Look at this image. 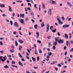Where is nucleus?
Segmentation results:
<instances>
[{
    "mask_svg": "<svg viewBox=\"0 0 73 73\" xmlns=\"http://www.w3.org/2000/svg\"><path fill=\"white\" fill-rule=\"evenodd\" d=\"M46 32L48 33L49 30V24H47L46 25Z\"/></svg>",
    "mask_w": 73,
    "mask_h": 73,
    "instance_id": "1",
    "label": "nucleus"
},
{
    "mask_svg": "<svg viewBox=\"0 0 73 73\" xmlns=\"http://www.w3.org/2000/svg\"><path fill=\"white\" fill-rule=\"evenodd\" d=\"M52 10H53V9H49L48 10V13L49 14L50 16L52 15Z\"/></svg>",
    "mask_w": 73,
    "mask_h": 73,
    "instance_id": "2",
    "label": "nucleus"
},
{
    "mask_svg": "<svg viewBox=\"0 0 73 73\" xmlns=\"http://www.w3.org/2000/svg\"><path fill=\"white\" fill-rule=\"evenodd\" d=\"M50 3L52 4H56V1H53L52 0H50Z\"/></svg>",
    "mask_w": 73,
    "mask_h": 73,
    "instance_id": "3",
    "label": "nucleus"
},
{
    "mask_svg": "<svg viewBox=\"0 0 73 73\" xmlns=\"http://www.w3.org/2000/svg\"><path fill=\"white\" fill-rule=\"evenodd\" d=\"M69 27V25H65L62 26V27L64 29H66V28H68Z\"/></svg>",
    "mask_w": 73,
    "mask_h": 73,
    "instance_id": "4",
    "label": "nucleus"
},
{
    "mask_svg": "<svg viewBox=\"0 0 73 73\" xmlns=\"http://www.w3.org/2000/svg\"><path fill=\"white\" fill-rule=\"evenodd\" d=\"M19 21L21 24H24V21L23 19H21L19 20Z\"/></svg>",
    "mask_w": 73,
    "mask_h": 73,
    "instance_id": "5",
    "label": "nucleus"
},
{
    "mask_svg": "<svg viewBox=\"0 0 73 73\" xmlns=\"http://www.w3.org/2000/svg\"><path fill=\"white\" fill-rule=\"evenodd\" d=\"M58 43H59V44H61H61H63V43H64V40H59L58 41Z\"/></svg>",
    "mask_w": 73,
    "mask_h": 73,
    "instance_id": "6",
    "label": "nucleus"
},
{
    "mask_svg": "<svg viewBox=\"0 0 73 73\" xmlns=\"http://www.w3.org/2000/svg\"><path fill=\"white\" fill-rule=\"evenodd\" d=\"M14 25L16 27H19V26L18 25V23L16 22H15Z\"/></svg>",
    "mask_w": 73,
    "mask_h": 73,
    "instance_id": "7",
    "label": "nucleus"
},
{
    "mask_svg": "<svg viewBox=\"0 0 73 73\" xmlns=\"http://www.w3.org/2000/svg\"><path fill=\"white\" fill-rule=\"evenodd\" d=\"M36 38H38L40 36V33H39V32H36Z\"/></svg>",
    "mask_w": 73,
    "mask_h": 73,
    "instance_id": "8",
    "label": "nucleus"
},
{
    "mask_svg": "<svg viewBox=\"0 0 73 73\" xmlns=\"http://www.w3.org/2000/svg\"><path fill=\"white\" fill-rule=\"evenodd\" d=\"M0 7L1 8H5V4H1L0 5Z\"/></svg>",
    "mask_w": 73,
    "mask_h": 73,
    "instance_id": "9",
    "label": "nucleus"
},
{
    "mask_svg": "<svg viewBox=\"0 0 73 73\" xmlns=\"http://www.w3.org/2000/svg\"><path fill=\"white\" fill-rule=\"evenodd\" d=\"M53 45L54 46H56L57 45V42L56 41H54L53 44Z\"/></svg>",
    "mask_w": 73,
    "mask_h": 73,
    "instance_id": "10",
    "label": "nucleus"
},
{
    "mask_svg": "<svg viewBox=\"0 0 73 73\" xmlns=\"http://www.w3.org/2000/svg\"><path fill=\"white\" fill-rule=\"evenodd\" d=\"M25 16V15L24 14H22L21 13L20 14V17H23V18H24V16Z\"/></svg>",
    "mask_w": 73,
    "mask_h": 73,
    "instance_id": "11",
    "label": "nucleus"
},
{
    "mask_svg": "<svg viewBox=\"0 0 73 73\" xmlns=\"http://www.w3.org/2000/svg\"><path fill=\"white\" fill-rule=\"evenodd\" d=\"M49 57H50L49 56H46V58H45V60H46V61H49Z\"/></svg>",
    "mask_w": 73,
    "mask_h": 73,
    "instance_id": "12",
    "label": "nucleus"
},
{
    "mask_svg": "<svg viewBox=\"0 0 73 73\" xmlns=\"http://www.w3.org/2000/svg\"><path fill=\"white\" fill-rule=\"evenodd\" d=\"M9 11H10V12H12V9L11 7L10 6H9Z\"/></svg>",
    "mask_w": 73,
    "mask_h": 73,
    "instance_id": "13",
    "label": "nucleus"
},
{
    "mask_svg": "<svg viewBox=\"0 0 73 73\" xmlns=\"http://www.w3.org/2000/svg\"><path fill=\"white\" fill-rule=\"evenodd\" d=\"M67 4L69 7H72V5L69 2H67Z\"/></svg>",
    "mask_w": 73,
    "mask_h": 73,
    "instance_id": "14",
    "label": "nucleus"
},
{
    "mask_svg": "<svg viewBox=\"0 0 73 73\" xmlns=\"http://www.w3.org/2000/svg\"><path fill=\"white\" fill-rule=\"evenodd\" d=\"M18 41L20 42V44H22L24 42V41L21 40H18Z\"/></svg>",
    "mask_w": 73,
    "mask_h": 73,
    "instance_id": "15",
    "label": "nucleus"
},
{
    "mask_svg": "<svg viewBox=\"0 0 73 73\" xmlns=\"http://www.w3.org/2000/svg\"><path fill=\"white\" fill-rule=\"evenodd\" d=\"M19 65H20V66H23V64L20 61L19 62Z\"/></svg>",
    "mask_w": 73,
    "mask_h": 73,
    "instance_id": "16",
    "label": "nucleus"
},
{
    "mask_svg": "<svg viewBox=\"0 0 73 73\" xmlns=\"http://www.w3.org/2000/svg\"><path fill=\"white\" fill-rule=\"evenodd\" d=\"M37 24L35 25H34V28H35V29H37Z\"/></svg>",
    "mask_w": 73,
    "mask_h": 73,
    "instance_id": "17",
    "label": "nucleus"
},
{
    "mask_svg": "<svg viewBox=\"0 0 73 73\" xmlns=\"http://www.w3.org/2000/svg\"><path fill=\"white\" fill-rule=\"evenodd\" d=\"M56 19H57L58 21H60V17L59 16L57 17Z\"/></svg>",
    "mask_w": 73,
    "mask_h": 73,
    "instance_id": "18",
    "label": "nucleus"
},
{
    "mask_svg": "<svg viewBox=\"0 0 73 73\" xmlns=\"http://www.w3.org/2000/svg\"><path fill=\"white\" fill-rule=\"evenodd\" d=\"M58 21L59 24H63V22H61V20L59 21Z\"/></svg>",
    "mask_w": 73,
    "mask_h": 73,
    "instance_id": "19",
    "label": "nucleus"
},
{
    "mask_svg": "<svg viewBox=\"0 0 73 73\" xmlns=\"http://www.w3.org/2000/svg\"><path fill=\"white\" fill-rule=\"evenodd\" d=\"M45 26V24L44 23H42L41 24V27L42 28H43Z\"/></svg>",
    "mask_w": 73,
    "mask_h": 73,
    "instance_id": "20",
    "label": "nucleus"
},
{
    "mask_svg": "<svg viewBox=\"0 0 73 73\" xmlns=\"http://www.w3.org/2000/svg\"><path fill=\"white\" fill-rule=\"evenodd\" d=\"M15 44L16 46H18V43H17V41L15 42Z\"/></svg>",
    "mask_w": 73,
    "mask_h": 73,
    "instance_id": "21",
    "label": "nucleus"
},
{
    "mask_svg": "<svg viewBox=\"0 0 73 73\" xmlns=\"http://www.w3.org/2000/svg\"><path fill=\"white\" fill-rule=\"evenodd\" d=\"M18 56L19 57H20V58H23V56H22L21 55V54H20V53H19L18 54Z\"/></svg>",
    "mask_w": 73,
    "mask_h": 73,
    "instance_id": "22",
    "label": "nucleus"
},
{
    "mask_svg": "<svg viewBox=\"0 0 73 73\" xmlns=\"http://www.w3.org/2000/svg\"><path fill=\"white\" fill-rule=\"evenodd\" d=\"M10 52L11 53H12L13 52H14V49H12V50H10Z\"/></svg>",
    "mask_w": 73,
    "mask_h": 73,
    "instance_id": "23",
    "label": "nucleus"
},
{
    "mask_svg": "<svg viewBox=\"0 0 73 73\" xmlns=\"http://www.w3.org/2000/svg\"><path fill=\"white\" fill-rule=\"evenodd\" d=\"M69 41H66V45L67 46H69Z\"/></svg>",
    "mask_w": 73,
    "mask_h": 73,
    "instance_id": "24",
    "label": "nucleus"
},
{
    "mask_svg": "<svg viewBox=\"0 0 73 73\" xmlns=\"http://www.w3.org/2000/svg\"><path fill=\"white\" fill-rule=\"evenodd\" d=\"M65 37L66 38H68V35H67V34H65Z\"/></svg>",
    "mask_w": 73,
    "mask_h": 73,
    "instance_id": "25",
    "label": "nucleus"
},
{
    "mask_svg": "<svg viewBox=\"0 0 73 73\" xmlns=\"http://www.w3.org/2000/svg\"><path fill=\"white\" fill-rule=\"evenodd\" d=\"M7 56L3 57V59L5 61V60H7Z\"/></svg>",
    "mask_w": 73,
    "mask_h": 73,
    "instance_id": "26",
    "label": "nucleus"
},
{
    "mask_svg": "<svg viewBox=\"0 0 73 73\" xmlns=\"http://www.w3.org/2000/svg\"><path fill=\"white\" fill-rule=\"evenodd\" d=\"M4 68H5V69H7V68H9V67H8L7 65H6L4 66Z\"/></svg>",
    "mask_w": 73,
    "mask_h": 73,
    "instance_id": "27",
    "label": "nucleus"
},
{
    "mask_svg": "<svg viewBox=\"0 0 73 73\" xmlns=\"http://www.w3.org/2000/svg\"><path fill=\"white\" fill-rule=\"evenodd\" d=\"M35 54H37V50H35Z\"/></svg>",
    "mask_w": 73,
    "mask_h": 73,
    "instance_id": "28",
    "label": "nucleus"
},
{
    "mask_svg": "<svg viewBox=\"0 0 73 73\" xmlns=\"http://www.w3.org/2000/svg\"><path fill=\"white\" fill-rule=\"evenodd\" d=\"M52 31L53 33H55L56 32V29H55L54 30H52Z\"/></svg>",
    "mask_w": 73,
    "mask_h": 73,
    "instance_id": "29",
    "label": "nucleus"
},
{
    "mask_svg": "<svg viewBox=\"0 0 73 73\" xmlns=\"http://www.w3.org/2000/svg\"><path fill=\"white\" fill-rule=\"evenodd\" d=\"M29 18L28 17H27L25 19V21H28V20H29Z\"/></svg>",
    "mask_w": 73,
    "mask_h": 73,
    "instance_id": "30",
    "label": "nucleus"
},
{
    "mask_svg": "<svg viewBox=\"0 0 73 73\" xmlns=\"http://www.w3.org/2000/svg\"><path fill=\"white\" fill-rule=\"evenodd\" d=\"M55 41H58H58H59V40H58V38H56Z\"/></svg>",
    "mask_w": 73,
    "mask_h": 73,
    "instance_id": "31",
    "label": "nucleus"
},
{
    "mask_svg": "<svg viewBox=\"0 0 73 73\" xmlns=\"http://www.w3.org/2000/svg\"><path fill=\"white\" fill-rule=\"evenodd\" d=\"M55 49H56V47L55 46H53V50H55Z\"/></svg>",
    "mask_w": 73,
    "mask_h": 73,
    "instance_id": "32",
    "label": "nucleus"
},
{
    "mask_svg": "<svg viewBox=\"0 0 73 73\" xmlns=\"http://www.w3.org/2000/svg\"><path fill=\"white\" fill-rule=\"evenodd\" d=\"M53 28V26H50V30H51V31H52V29Z\"/></svg>",
    "mask_w": 73,
    "mask_h": 73,
    "instance_id": "33",
    "label": "nucleus"
},
{
    "mask_svg": "<svg viewBox=\"0 0 73 73\" xmlns=\"http://www.w3.org/2000/svg\"><path fill=\"white\" fill-rule=\"evenodd\" d=\"M22 47L21 46H20L19 47V50H21V49H22Z\"/></svg>",
    "mask_w": 73,
    "mask_h": 73,
    "instance_id": "34",
    "label": "nucleus"
},
{
    "mask_svg": "<svg viewBox=\"0 0 73 73\" xmlns=\"http://www.w3.org/2000/svg\"><path fill=\"white\" fill-rule=\"evenodd\" d=\"M37 42L38 43H39V44H41V41H40L37 40Z\"/></svg>",
    "mask_w": 73,
    "mask_h": 73,
    "instance_id": "35",
    "label": "nucleus"
},
{
    "mask_svg": "<svg viewBox=\"0 0 73 73\" xmlns=\"http://www.w3.org/2000/svg\"><path fill=\"white\" fill-rule=\"evenodd\" d=\"M52 54V53L51 52H49L48 55V56H51Z\"/></svg>",
    "mask_w": 73,
    "mask_h": 73,
    "instance_id": "36",
    "label": "nucleus"
},
{
    "mask_svg": "<svg viewBox=\"0 0 73 73\" xmlns=\"http://www.w3.org/2000/svg\"><path fill=\"white\" fill-rule=\"evenodd\" d=\"M37 61H39V60H40V58H39V57L37 56Z\"/></svg>",
    "mask_w": 73,
    "mask_h": 73,
    "instance_id": "37",
    "label": "nucleus"
},
{
    "mask_svg": "<svg viewBox=\"0 0 73 73\" xmlns=\"http://www.w3.org/2000/svg\"><path fill=\"white\" fill-rule=\"evenodd\" d=\"M32 60L33 61H35V58H34L33 57H32Z\"/></svg>",
    "mask_w": 73,
    "mask_h": 73,
    "instance_id": "38",
    "label": "nucleus"
},
{
    "mask_svg": "<svg viewBox=\"0 0 73 73\" xmlns=\"http://www.w3.org/2000/svg\"><path fill=\"white\" fill-rule=\"evenodd\" d=\"M58 66H59V67H61L62 66H61V65L60 64H58Z\"/></svg>",
    "mask_w": 73,
    "mask_h": 73,
    "instance_id": "39",
    "label": "nucleus"
},
{
    "mask_svg": "<svg viewBox=\"0 0 73 73\" xmlns=\"http://www.w3.org/2000/svg\"><path fill=\"white\" fill-rule=\"evenodd\" d=\"M11 66H13V67H15L17 68H18V67L16 66H14L13 65H11Z\"/></svg>",
    "mask_w": 73,
    "mask_h": 73,
    "instance_id": "40",
    "label": "nucleus"
},
{
    "mask_svg": "<svg viewBox=\"0 0 73 73\" xmlns=\"http://www.w3.org/2000/svg\"><path fill=\"white\" fill-rule=\"evenodd\" d=\"M10 24L11 25H13V22L12 21H10Z\"/></svg>",
    "mask_w": 73,
    "mask_h": 73,
    "instance_id": "41",
    "label": "nucleus"
},
{
    "mask_svg": "<svg viewBox=\"0 0 73 73\" xmlns=\"http://www.w3.org/2000/svg\"><path fill=\"white\" fill-rule=\"evenodd\" d=\"M42 6L43 9H45V5L43 4Z\"/></svg>",
    "mask_w": 73,
    "mask_h": 73,
    "instance_id": "42",
    "label": "nucleus"
},
{
    "mask_svg": "<svg viewBox=\"0 0 73 73\" xmlns=\"http://www.w3.org/2000/svg\"><path fill=\"white\" fill-rule=\"evenodd\" d=\"M34 6L35 8H37V5L36 4H34Z\"/></svg>",
    "mask_w": 73,
    "mask_h": 73,
    "instance_id": "43",
    "label": "nucleus"
},
{
    "mask_svg": "<svg viewBox=\"0 0 73 73\" xmlns=\"http://www.w3.org/2000/svg\"><path fill=\"white\" fill-rule=\"evenodd\" d=\"M69 35H70L69 38H71L72 37V34L70 33Z\"/></svg>",
    "mask_w": 73,
    "mask_h": 73,
    "instance_id": "44",
    "label": "nucleus"
},
{
    "mask_svg": "<svg viewBox=\"0 0 73 73\" xmlns=\"http://www.w3.org/2000/svg\"><path fill=\"white\" fill-rule=\"evenodd\" d=\"M3 45V42H0V45L1 46H2Z\"/></svg>",
    "mask_w": 73,
    "mask_h": 73,
    "instance_id": "45",
    "label": "nucleus"
},
{
    "mask_svg": "<svg viewBox=\"0 0 73 73\" xmlns=\"http://www.w3.org/2000/svg\"><path fill=\"white\" fill-rule=\"evenodd\" d=\"M62 20H63V21H64V20H65V18H64V17H62Z\"/></svg>",
    "mask_w": 73,
    "mask_h": 73,
    "instance_id": "46",
    "label": "nucleus"
},
{
    "mask_svg": "<svg viewBox=\"0 0 73 73\" xmlns=\"http://www.w3.org/2000/svg\"><path fill=\"white\" fill-rule=\"evenodd\" d=\"M51 42H50L48 43V45L49 46H52V45H51Z\"/></svg>",
    "mask_w": 73,
    "mask_h": 73,
    "instance_id": "47",
    "label": "nucleus"
},
{
    "mask_svg": "<svg viewBox=\"0 0 73 73\" xmlns=\"http://www.w3.org/2000/svg\"><path fill=\"white\" fill-rule=\"evenodd\" d=\"M3 56H0V63H1V60Z\"/></svg>",
    "mask_w": 73,
    "mask_h": 73,
    "instance_id": "48",
    "label": "nucleus"
},
{
    "mask_svg": "<svg viewBox=\"0 0 73 73\" xmlns=\"http://www.w3.org/2000/svg\"><path fill=\"white\" fill-rule=\"evenodd\" d=\"M70 44H73V40H71L70 41Z\"/></svg>",
    "mask_w": 73,
    "mask_h": 73,
    "instance_id": "49",
    "label": "nucleus"
},
{
    "mask_svg": "<svg viewBox=\"0 0 73 73\" xmlns=\"http://www.w3.org/2000/svg\"><path fill=\"white\" fill-rule=\"evenodd\" d=\"M2 16H3V17H5L7 16V15H5V14H3L2 15Z\"/></svg>",
    "mask_w": 73,
    "mask_h": 73,
    "instance_id": "50",
    "label": "nucleus"
},
{
    "mask_svg": "<svg viewBox=\"0 0 73 73\" xmlns=\"http://www.w3.org/2000/svg\"><path fill=\"white\" fill-rule=\"evenodd\" d=\"M11 48H12V49H14V46H13V45H12Z\"/></svg>",
    "mask_w": 73,
    "mask_h": 73,
    "instance_id": "51",
    "label": "nucleus"
},
{
    "mask_svg": "<svg viewBox=\"0 0 73 73\" xmlns=\"http://www.w3.org/2000/svg\"><path fill=\"white\" fill-rule=\"evenodd\" d=\"M28 5H29L30 7H31V3H28Z\"/></svg>",
    "mask_w": 73,
    "mask_h": 73,
    "instance_id": "52",
    "label": "nucleus"
},
{
    "mask_svg": "<svg viewBox=\"0 0 73 73\" xmlns=\"http://www.w3.org/2000/svg\"><path fill=\"white\" fill-rule=\"evenodd\" d=\"M34 47L35 49H36V44H34Z\"/></svg>",
    "mask_w": 73,
    "mask_h": 73,
    "instance_id": "53",
    "label": "nucleus"
},
{
    "mask_svg": "<svg viewBox=\"0 0 73 73\" xmlns=\"http://www.w3.org/2000/svg\"><path fill=\"white\" fill-rule=\"evenodd\" d=\"M1 60L2 61V62H4L5 61V60H4V59H3L2 58L1 59Z\"/></svg>",
    "mask_w": 73,
    "mask_h": 73,
    "instance_id": "54",
    "label": "nucleus"
},
{
    "mask_svg": "<svg viewBox=\"0 0 73 73\" xmlns=\"http://www.w3.org/2000/svg\"><path fill=\"white\" fill-rule=\"evenodd\" d=\"M12 64H15V62L13 61H12Z\"/></svg>",
    "mask_w": 73,
    "mask_h": 73,
    "instance_id": "55",
    "label": "nucleus"
},
{
    "mask_svg": "<svg viewBox=\"0 0 73 73\" xmlns=\"http://www.w3.org/2000/svg\"><path fill=\"white\" fill-rule=\"evenodd\" d=\"M13 35H16V31H14L13 33Z\"/></svg>",
    "mask_w": 73,
    "mask_h": 73,
    "instance_id": "56",
    "label": "nucleus"
},
{
    "mask_svg": "<svg viewBox=\"0 0 73 73\" xmlns=\"http://www.w3.org/2000/svg\"><path fill=\"white\" fill-rule=\"evenodd\" d=\"M27 50L28 52L29 53H30V51L29 50V49H27Z\"/></svg>",
    "mask_w": 73,
    "mask_h": 73,
    "instance_id": "57",
    "label": "nucleus"
},
{
    "mask_svg": "<svg viewBox=\"0 0 73 73\" xmlns=\"http://www.w3.org/2000/svg\"><path fill=\"white\" fill-rule=\"evenodd\" d=\"M55 69V70H56V71H57L58 70V68H57V67H55L54 68Z\"/></svg>",
    "mask_w": 73,
    "mask_h": 73,
    "instance_id": "58",
    "label": "nucleus"
},
{
    "mask_svg": "<svg viewBox=\"0 0 73 73\" xmlns=\"http://www.w3.org/2000/svg\"><path fill=\"white\" fill-rule=\"evenodd\" d=\"M17 2H19V3H21L23 2V1H17Z\"/></svg>",
    "mask_w": 73,
    "mask_h": 73,
    "instance_id": "59",
    "label": "nucleus"
},
{
    "mask_svg": "<svg viewBox=\"0 0 73 73\" xmlns=\"http://www.w3.org/2000/svg\"><path fill=\"white\" fill-rule=\"evenodd\" d=\"M26 54L27 56H29V54H28V53L27 52L26 53Z\"/></svg>",
    "mask_w": 73,
    "mask_h": 73,
    "instance_id": "60",
    "label": "nucleus"
},
{
    "mask_svg": "<svg viewBox=\"0 0 73 73\" xmlns=\"http://www.w3.org/2000/svg\"><path fill=\"white\" fill-rule=\"evenodd\" d=\"M39 53L40 54L41 53H42V51H41V50H39Z\"/></svg>",
    "mask_w": 73,
    "mask_h": 73,
    "instance_id": "61",
    "label": "nucleus"
},
{
    "mask_svg": "<svg viewBox=\"0 0 73 73\" xmlns=\"http://www.w3.org/2000/svg\"><path fill=\"white\" fill-rule=\"evenodd\" d=\"M54 62H51L50 63V65H54Z\"/></svg>",
    "mask_w": 73,
    "mask_h": 73,
    "instance_id": "62",
    "label": "nucleus"
},
{
    "mask_svg": "<svg viewBox=\"0 0 73 73\" xmlns=\"http://www.w3.org/2000/svg\"><path fill=\"white\" fill-rule=\"evenodd\" d=\"M73 48L71 49L70 50V52H73Z\"/></svg>",
    "mask_w": 73,
    "mask_h": 73,
    "instance_id": "63",
    "label": "nucleus"
},
{
    "mask_svg": "<svg viewBox=\"0 0 73 73\" xmlns=\"http://www.w3.org/2000/svg\"><path fill=\"white\" fill-rule=\"evenodd\" d=\"M19 33L20 35H21V36L22 35V34L21 33V31H19Z\"/></svg>",
    "mask_w": 73,
    "mask_h": 73,
    "instance_id": "64",
    "label": "nucleus"
}]
</instances>
